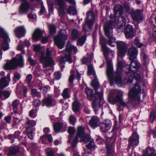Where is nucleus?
I'll return each mask as SVG.
<instances>
[{
    "instance_id": "f257e3e1",
    "label": "nucleus",
    "mask_w": 156,
    "mask_h": 156,
    "mask_svg": "<svg viewBox=\"0 0 156 156\" xmlns=\"http://www.w3.org/2000/svg\"><path fill=\"white\" fill-rule=\"evenodd\" d=\"M100 43L103 51V53L105 55L107 63V75L109 78H112L115 82V84L118 85V87H123L124 85L126 83L130 85L132 83L133 79L134 77L136 81L135 84V87L140 88V75L137 73H133V74L130 72L126 75L124 81L122 80V69L126 65L124 61H119L120 58H121L126 54L127 49L128 46L125 42L122 41H117L116 42L117 48L118 49L117 60L118 61L117 68L116 72L113 74V68L112 64V61L109 59L108 55L111 54L113 55L114 52L109 50L105 44L103 42L102 39H100Z\"/></svg>"
},
{
    "instance_id": "f03ea898",
    "label": "nucleus",
    "mask_w": 156,
    "mask_h": 156,
    "mask_svg": "<svg viewBox=\"0 0 156 156\" xmlns=\"http://www.w3.org/2000/svg\"><path fill=\"white\" fill-rule=\"evenodd\" d=\"M141 88H132L128 93V100L126 103L123 101V92L121 91H118L115 92L114 89H112L108 93V97L111 100L113 101V104L118 103L120 105L125 107H129V104L135 100L139 102L141 93L144 92V89Z\"/></svg>"
},
{
    "instance_id": "7ed1b4c3",
    "label": "nucleus",
    "mask_w": 156,
    "mask_h": 156,
    "mask_svg": "<svg viewBox=\"0 0 156 156\" xmlns=\"http://www.w3.org/2000/svg\"><path fill=\"white\" fill-rule=\"evenodd\" d=\"M94 90L95 92V99L94 100L92 106L96 114L105 102L103 98V90H99L98 88H86L85 92L87 95L88 99L92 100L94 97Z\"/></svg>"
},
{
    "instance_id": "20e7f679",
    "label": "nucleus",
    "mask_w": 156,
    "mask_h": 156,
    "mask_svg": "<svg viewBox=\"0 0 156 156\" xmlns=\"http://www.w3.org/2000/svg\"><path fill=\"white\" fill-rule=\"evenodd\" d=\"M24 60L20 54H17L11 60H8L5 64L4 67L6 70L14 69L17 66L23 67L24 65Z\"/></svg>"
},
{
    "instance_id": "39448f33",
    "label": "nucleus",
    "mask_w": 156,
    "mask_h": 156,
    "mask_svg": "<svg viewBox=\"0 0 156 156\" xmlns=\"http://www.w3.org/2000/svg\"><path fill=\"white\" fill-rule=\"evenodd\" d=\"M73 51L76 53L78 51L76 47L71 44L69 42H68L66 45V55L64 57H61L59 60V65L61 69L64 68V64L66 61L69 62V63L72 62V59L71 56V51Z\"/></svg>"
},
{
    "instance_id": "423d86ee",
    "label": "nucleus",
    "mask_w": 156,
    "mask_h": 156,
    "mask_svg": "<svg viewBox=\"0 0 156 156\" xmlns=\"http://www.w3.org/2000/svg\"><path fill=\"white\" fill-rule=\"evenodd\" d=\"M115 22H112L110 21L108 24H106L104 27L105 34L108 37V40L107 41V43L111 47H114L116 44L115 39L112 36L110 35V32L115 25Z\"/></svg>"
},
{
    "instance_id": "0eeeda50",
    "label": "nucleus",
    "mask_w": 156,
    "mask_h": 156,
    "mask_svg": "<svg viewBox=\"0 0 156 156\" xmlns=\"http://www.w3.org/2000/svg\"><path fill=\"white\" fill-rule=\"evenodd\" d=\"M51 53L52 51L48 48H47L45 54L43 52H41L40 61L45 67L51 66L54 64V62L51 56Z\"/></svg>"
},
{
    "instance_id": "6e6552de",
    "label": "nucleus",
    "mask_w": 156,
    "mask_h": 156,
    "mask_svg": "<svg viewBox=\"0 0 156 156\" xmlns=\"http://www.w3.org/2000/svg\"><path fill=\"white\" fill-rule=\"evenodd\" d=\"M68 34L65 30H60L58 35L54 38L55 45L59 49H62L64 46V41L67 39Z\"/></svg>"
},
{
    "instance_id": "1a4fd4ad",
    "label": "nucleus",
    "mask_w": 156,
    "mask_h": 156,
    "mask_svg": "<svg viewBox=\"0 0 156 156\" xmlns=\"http://www.w3.org/2000/svg\"><path fill=\"white\" fill-rule=\"evenodd\" d=\"M88 75L93 76L91 77V79H93L91 83V86L93 88H98L100 87V85L97 79V76L95 73L93 66L91 64L88 65L87 66Z\"/></svg>"
},
{
    "instance_id": "9d476101",
    "label": "nucleus",
    "mask_w": 156,
    "mask_h": 156,
    "mask_svg": "<svg viewBox=\"0 0 156 156\" xmlns=\"http://www.w3.org/2000/svg\"><path fill=\"white\" fill-rule=\"evenodd\" d=\"M123 10V8L122 6L120 5H117L114 6V12L115 13V16L116 17H118L119 19L118 20L119 21L120 20H122V23H121V21L119 23V27H118L119 29H121L123 25H124L126 23V20L124 18L121 16Z\"/></svg>"
},
{
    "instance_id": "9b49d317",
    "label": "nucleus",
    "mask_w": 156,
    "mask_h": 156,
    "mask_svg": "<svg viewBox=\"0 0 156 156\" xmlns=\"http://www.w3.org/2000/svg\"><path fill=\"white\" fill-rule=\"evenodd\" d=\"M87 15V20H86V23L83 27V29L85 31H88L90 30L96 17V15H94L91 12H88Z\"/></svg>"
},
{
    "instance_id": "f8f14e48",
    "label": "nucleus",
    "mask_w": 156,
    "mask_h": 156,
    "mask_svg": "<svg viewBox=\"0 0 156 156\" xmlns=\"http://www.w3.org/2000/svg\"><path fill=\"white\" fill-rule=\"evenodd\" d=\"M27 121L25 124L27 132L28 137L31 140L33 139V134L32 133L33 127L36 124V122L34 120H30L27 118Z\"/></svg>"
},
{
    "instance_id": "ddd939ff",
    "label": "nucleus",
    "mask_w": 156,
    "mask_h": 156,
    "mask_svg": "<svg viewBox=\"0 0 156 156\" xmlns=\"http://www.w3.org/2000/svg\"><path fill=\"white\" fill-rule=\"evenodd\" d=\"M84 133V129L82 126H79L77 128V133L76 136L73 140L72 145L73 147H75L78 142V138L82 137Z\"/></svg>"
},
{
    "instance_id": "4468645a",
    "label": "nucleus",
    "mask_w": 156,
    "mask_h": 156,
    "mask_svg": "<svg viewBox=\"0 0 156 156\" xmlns=\"http://www.w3.org/2000/svg\"><path fill=\"white\" fill-rule=\"evenodd\" d=\"M138 51L136 48L133 46H132L128 51L127 54L129 59L132 61L135 59L137 56Z\"/></svg>"
},
{
    "instance_id": "2eb2a0df",
    "label": "nucleus",
    "mask_w": 156,
    "mask_h": 156,
    "mask_svg": "<svg viewBox=\"0 0 156 156\" xmlns=\"http://www.w3.org/2000/svg\"><path fill=\"white\" fill-rule=\"evenodd\" d=\"M14 32L16 37L20 38L24 36L26 31L23 26H19L15 29Z\"/></svg>"
},
{
    "instance_id": "dca6fc26",
    "label": "nucleus",
    "mask_w": 156,
    "mask_h": 156,
    "mask_svg": "<svg viewBox=\"0 0 156 156\" xmlns=\"http://www.w3.org/2000/svg\"><path fill=\"white\" fill-rule=\"evenodd\" d=\"M131 16L133 20L138 22L142 20V12L140 10L138 9L133 12L131 13Z\"/></svg>"
},
{
    "instance_id": "f3484780",
    "label": "nucleus",
    "mask_w": 156,
    "mask_h": 156,
    "mask_svg": "<svg viewBox=\"0 0 156 156\" xmlns=\"http://www.w3.org/2000/svg\"><path fill=\"white\" fill-rule=\"evenodd\" d=\"M111 125V122L110 120H107L104 121L100 124L101 129L104 132H107L110 129Z\"/></svg>"
},
{
    "instance_id": "a211bd4d",
    "label": "nucleus",
    "mask_w": 156,
    "mask_h": 156,
    "mask_svg": "<svg viewBox=\"0 0 156 156\" xmlns=\"http://www.w3.org/2000/svg\"><path fill=\"white\" fill-rule=\"evenodd\" d=\"M139 136L136 133L133 134L132 137H130L129 140V144L130 146L137 145L139 144Z\"/></svg>"
},
{
    "instance_id": "6ab92c4d",
    "label": "nucleus",
    "mask_w": 156,
    "mask_h": 156,
    "mask_svg": "<svg viewBox=\"0 0 156 156\" xmlns=\"http://www.w3.org/2000/svg\"><path fill=\"white\" fill-rule=\"evenodd\" d=\"M10 81V74H8L7 77H2L0 80V88L6 87L9 84Z\"/></svg>"
},
{
    "instance_id": "aec40b11",
    "label": "nucleus",
    "mask_w": 156,
    "mask_h": 156,
    "mask_svg": "<svg viewBox=\"0 0 156 156\" xmlns=\"http://www.w3.org/2000/svg\"><path fill=\"white\" fill-rule=\"evenodd\" d=\"M44 32L39 28L36 29L33 35V37L35 40L38 41L42 37Z\"/></svg>"
},
{
    "instance_id": "412c9836",
    "label": "nucleus",
    "mask_w": 156,
    "mask_h": 156,
    "mask_svg": "<svg viewBox=\"0 0 156 156\" xmlns=\"http://www.w3.org/2000/svg\"><path fill=\"white\" fill-rule=\"evenodd\" d=\"M99 123V119L96 116H93L89 122V125L91 127L95 128L98 127Z\"/></svg>"
},
{
    "instance_id": "4be33fe9",
    "label": "nucleus",
    "mask_w": 156,
    "mask_h": 156,
    "mask_svg": "<svg viewBox=\"0 0 156 156\" xmlns=\"http://www.w3.org/2000/svg\"><path fill=\"white\" fill-rule=\"evenodd\" d=\"M133 29L132 27L130 25H128L125 30V34L127 38L133 37Z\"/></svg>"
},
{
    "instance_id": "5701e85b",
    "label": "nucleus",
    "mask_w": 156,
    "mask_h": 156,
    "mask_svg": "<svg viewBox=\"0 0 156 156\" xmlns=\"http://www.w3.org/2000/svg\"><path fill=\"white\" fill-rule=\"evenodd\" d=\"M55 4L59 6V11L60 13V15H63L64 13V7L65 5L63 0H55Z\"/></svg>"
},
{
    "instance_id": "b1692460",
    "label": "nucleus",
    "mask_w": 156,
    "mask_h": 156,
    "mask_svg": "<svg viewBox=\"0 0 156 156\" xmlns=\"http://www.w3.org/2000/svg\"><path fill=\"white\" fill-rule=\"evenodd\" d=\"M140 67V64L137 61H132L130 65V70L132 71H135L138 70Z\"/></svg>"
},
{
    "instance_id": "393cba45",
    "label": "nucleus",
    "mask_w": 156,
    "mask_h": 156,
    "mask_svg": "<svg viewBox=\"0 0 156 156\" xmlns=\"http://www.w3.org/2000/svg\"><path fill=\"white\" fill-rule=\"evenodd\" d=\"M54 101L51 97L46 98L42 101V105L43 106H49L52 105V103Z\"/></svg>"
},
{
    "instance_id": "a878e982",
    "label": "nucleus",
    "mask_w": 156,
    "mask_h": 156,
    "mask_svg": "<svg viewBox=\"0 0 156 156\" xmlns=\"http://www.w3.org/2000/svg\"><path fill=\"white\" fill-rule=\"evenodd\" d=\"M0 37H3L5 41L6 39L7 42L10 41L6 33L1 27H0Z\"/></svg>"
},
{
    "instance_id": "bb28decb",
    "label": "nucleus",
    "mask_w": 156,
    "mask_h": 156,
    "mask_svg": "<svg viewBox=\"0 0 156 156\" xmlns=\"http://www.w3.org/2000/svg\"><path fill=\"white\" fill-rule=\"evenodd\" d=\"M62 126V124L59 122L54 123L53 124V127L56 133H58L60 132Z\"/></svg>"
},
{
    "instance_id": "cd10ccee",
    "label": "nucleus",
    "mask_w": 156,
    "mask_h": 156,
    "mask_svg": "<svg viewBox=\"0 0 156 156\" xmlns=\"http://www.w3.org/2000/svg\"><path fill=\"white\" fill-rule=\"evenodd\" d=\"M75 78V73L74 71L71 70V75H70L69 78V82L70 84V87H72L73 86V82Z\"/></svg>"
},
{
    "instance_id": "c85d7f7f",
    "label": "nucleus",
    "mask_w": 156,
    "mask_h": 156,
    "mask_svg": "<svg viewBox=\"0 0 156 156\" xmlns=\"http://www.w3.org/2000/svg\"><path fill=\"white\" fill-rule=\"evenodd\" d=\"M19 150V147L17 146H15L13 148H10L9 149V155H14L18 152Z\"/></svg>"
},
{
    "instance_id": "c756f323",
    "label": "nucleus",
    "mask_w": 156,
    "mask_h": 156,
    "mask_svg": "<svg viewBox=\"0 0 156 156\" xmlns=\"http://www.w3.org/2000/svg\"><path fill=\"white\" fill-rule=\"evenodd\" d=\"M68 132L70 134L68 137V142H70L72 138V135H73L75 132V130L73 127H69L68 130Z\"/></svg>"
},
{
    "instance_id": "7c9ffc66",
    "label": "nucleus",
    "mask_w": 156,
    "mask_h": 156,
    "mask_svg": "<svg viewBox=\"0 0 156 156\" xmlns=\"http://www.w3.org/2000/svg\"><path fill=\"white\" fill-rule=\"evenodd\" d=\"M69 93L70 91L69 88H65L64 90L62 93V95L64 99H67L70 97Z\"/></svg>"
},
{
    "instance_id": "2f4dec72",
    "label": "nucleus",
    "mask_w": 156,
    "mask_h": 156,
    "mask_svg": "<svg viewBox=\"0 0 156 156\" xmlns=\"http://www.w3.org/2000/svg\"><path fill=\"white\" fill-rule=\"evenodd\" d=\"M22 120V119L21 118H20V119H19L18 117L14 116L12 121L13 123L12 125L13 126L15 127L18 125L19 123Z\"/></svg>"
},
{
    "instance_id": "473e14b6",
    "label": "nucleus",
    "mask_w": 156,
    "mask_h": 156,
    "mask_svg": "<svg viewBox=\"0 0 156 156\" xmlns=\"http://www.w3.org/2000/svg\"><path fill=\"white\" fill-rule=\"evenodd\" d=\"M79 33L78 30L76 29L73 30L71 33V37L73 40H74L78 37Z\"/></svg>"
},
{
    "instance_id": "72a5a7b5",
    "label": "nucleus",
    "mask_w": 156,
    "mask_h": 156,
    "mask_svg": "<svg viewBox=\"0 0 156 156\" xmlns=\"http://www.w3.org/2000/svg\"><path fill=\"white\" fill-rule=\"evenodd\" d=\"M142 156H156V154L151 152V149L150 148H148L145 152V154Z\"/></svg>"
},
{
    "instance_id": "f704fd0d",
    "label": "nucleus",
    "mask_w": 156,
    "mask_h": 156,
    "mask_svg": "<svg viewBox=\"0 0 156 156\" xmlns=\"http://www.w3.org/2000/svg\"><path fill=\"white\" fill-rule=\"evenodd\" d=\"M86 40V36H83L79 38L77 42V44L79 46H81L83 45Z\"/></svg>"
},
{
    "instance_id": "c9c22d12",
    "label": "nucleus",
    "mask_w": 156,
    "mask_h": 156,
    "mask_svg": "<svg viewBox=\"0 0 156 156\" xmlns=\"http://www.w3.org/2000/svg\"><path fill=\"white\" fill-rule=\"evenodd\" d=\"M49 31L51 34H53L56 32V27L54 25L50 24L48 26Z\"/></svg>"
},
{
    "instance_id": "e433bc0d",
    "label": "nucleus",
    "mask_w": 156,
    "mask_h": 156,
    "mask_svg": "<svg viewBox=\"0 0 156 156\" xmlns=\"http://www.w3.org/2000/svg\"><path fill=\"white\" fill-rule=\"evenodd\" d=\"M141 57L145 64L148 63L149 61V59L146 54L144 52H141Z\"/></svg>"
},
{
    "instance_id": "4c0bfd02",
    "label": "nucleus",
    "mask_w": 156,
    "mask_h": 156,
    "mask_svg": "<svg viewBox=\"0 0 156 156\" xmlns=\"http://www.w3.org/2000/svg\"><path fill=\"white\" fill-rule=\"evenodd\" d=\"M68 12L69 14L74 15L76 13L77 11L75 6H70L68 10Z\"/></svg>"
},
{
    "instance_id": "58836bf2",
    "label": "nucleus",
    "mask_w": 156,
    "mask_h": 156,
    "mask_svg": "<svg viewBox=\"0 0 156 156\" xmlns=\"http://www.w3.org/2000/svg\"><path fill=\"white\" fill-rule=\"evenodd\" d=\"M45 138L48 139V141L50 142H52L53 139L51 134L45 135L41 137V139L42 140L43 142V141Z\"/></svg>"
},
{
    "instance_id": "ea45409f",
    "label": "nucleus",
    "mask_w": 156,
    "mask_h": 156,
    "mask_svg": "<svg viewBox=\"0 0 156 156\" xmlns=\"http://www.w3.org/2000/svg\"><path fill=\"white\" fill-rule=\"evenodd\" d=\"M31 94L34 97H37L40 98L41 95L40 93L37 91L36 89H33L31 90Z\"/></svg>"
},
{
    "instance_id": "a19ab883",
    "label": "nucleus",
    "mask_w": 156,
    "mask_h": 156,
    "mask_svg": "<svg viewBox=\"0 0 156 156\" xmlns=\"http://www.w3.org/2000/svg\"><path fill=\"white\" fill-rule=\"evenodd\" d=\"M73 109L75 112H77L78 111V103L76 101H74L73 104Z\"/></svg>"
},
{
    "instance_id": "79ce46f5",
    "label": "nucleus",
    "mask_w": 156,
    "mask_h": 156,
    "mask_svg": "<svg viewBox=\"0 0 156 156\" xmlns=\"http://www.w3.org/2000/svg\"><path fill=\"white\" fill-rule=\"evenodd\" d=\"M90 139V136L88 134L86 135L80 140V142H82L83 143H86L89 141Z\"/></svg>"
},
{
    "instance_id": "37998d69",
    "label": "nucleus",
    "mask_w": 156,
    "mask_h": 156,
    "mask_svg": "<svg viewBox=\"0 0 156 156\" xmlns=\"http://www.w3.org/2000/svg\"><path fill=\"white\" fill-rule=\"evenodd\" d=\"M10 41H7L6 39L5 41H4V43H3L2 45V48L4 51H6L9 48V45L8 44V42Z\"/></svg>"
},
{
    "instance_id": "c03bdc74",
    "label": "nucleus",
    "mask_w": 156,
    "mask_h": 156,
    "mask_svg": "<svg viewBox=\"0 0 156 156\" xmlns=\"http://www.w3.org/2000/svg\"><path fill=\"white\" fill-rule=\"evenodd\" d=\"M69 120L70 123L73 125H74L76 122V119L75 116L72 115L69 117Z\"/></svg>"
},
{
    "instance_id": "a18cd8bd",
    "label": "nucleus",
    "mask_w": 156,
    "mask_h": 156,
    "mask_svg": "<svg viewBox=\"0 0 156 156\" xmlns=\"http://www.w3.org/2000/svg\"><path fill=\"white\" fill-rule=\"evenodd\" d=\"M155 119H156V111H153L151 113L150 120L151 122H153Z\"/></svg>"
},
{
    "instance_id": "49530a36",
    "label": "nucleus",
    "mask_w": 156,
    "mask_h": 156,
    "mask_svg": "<svg viewBox=\"0 0 156 156\" xmlns=\"http://www.w3.org/2000/svg\"><path fill=\"white\" fill-rule=\"evenodd\" d=\"M19 103V101L17 100H16L14 101L12 103L13 108L14 110V112L15 113H16L17 111V108Z\"/></svg>"
},
{
    "instance_id": "de8ad7c7",
    "label": "nucleus",
    "mask_w": 156,
    "mask_h": 156,
    "mask_svg": "<svg viewBox=\"0 0 156 156\" xmlns=\"http://www.w3.org/2000/svg\"><path fill=\"white\" fill-rule=\"evenodd\" d=\"M134 43L137 47L140 48L141 47L144 45L143 44L140 42L139 40L137 38H136L135 39Z\"/></svg>"
},
{
    "instance_id": "09e8293b",
    "label": "nucleus",
    "mask_w": 156,
    "mask_h": 156,
    "mask_svg": "<svg viewBox=\"0 0 156 156\" xmlns=\"http://www.w3.org/2000/svg\"><path fill=\"white\" fill-rule=\"evenodd\" d=\"M32 75L31 74H29L26 77V82L28 83V84H30L31 82L32 79Z\"/></svg>"
},
{
    "instance_id": "8fccbe9b",
    "label": "nucleus",
    "mask_w": 156,
    "mask_h": 156,
    "mask_svg": "<svg viewBox=\"0 0 156 156\" xmlns=\"http://www.w3.org/2000/svg\"><path fill=\"white\" fill-rule=\"evenodd\" d=\"M19 93L20 94H23L24 96H25L27 90L26 88H19Z\"/></svg>"
},
{
    "instance_id": "3c124183",
    "label": "nucleus",
    "mask_w": 156,
    "mask_h": 156,
    "mask_svg": "<svg viewBox=\"0 0 156 156\" xmlns=\"http://www.w3.org/2000/svg\"><path fill=\"white\" fill-rule=\"evenodd\" d=\"M87 147L88 148L91 149L94 148L95 144L93 141H91L87 145Z\"/></svg>"
},
{
    "instance_id": "603ef678",
    "label": "nucleus",
    "mask_w": 156,
    "mask_h": 156,
    "mask_svg": "<svg viewBox=\"0 0 156 156\" xmlns=\"http://www.w3.org/2000/svg\"><path fill=\"white\" fill-rule=\"evenodd\" d=\"M33 103L36 107H38L41 105L40 101L38 99H35Z\"/></svg>"
},
{
    "instance_id": "864d4df0",
    "label": "nucleus",
    "mask_w": 156,
    "mask_h": 156,
    "mask_svg": "<svg viewBox=\"0 0 156 156\" xmlns=\"http://www.w3.org/2000/svg\"><path fill=\"white\" fill-rule=\"evenodd\" d=\"M107 152L109 154H111L112 155L111 152H112L111 150V147L110 144H108L106 146Z\"/></svg>"
},
{
    "instance_id": "5fc2aeb1",
    "label": "nucleus",
    "mask_w": 156,
    "mask_h": 156,
    "mask_svg": "<svg viewBox=\"0 0 156 156\" xmlns=\"http://www.w3.org/2000/svg\"><path fill=\"white\" fill-rule=\"evenodd\" d=\"M41 47L40 45H34V49L36 52H38L41 49Z\"/></svg>"
},
{
    "instance_id": "6e6d98bb",
    "label": "nucleus",
    "mask_w": 156,
    "mask_h": 156,
    "mask_svg": "<svg viewBox=\"0 0 156 156\" xmlns=\"http://www.w3.org/2000/svg\"><path fill=\"white\" fill-rule=\"evenodd\" d=\"M5 120L8 123H10L11 122V116L10 115L5 116L4 117Z\"/></svg>"
},
{
    "instance_id": "4d7b16f0",
    "label": "nucleus",
    "mask_w": 156,
    "mask_h": 156,
    "mask_svg": "<svg viewBox=\"0 0 156 156\" xmlns=\"http://www.w3.org/2000/svg\"><path fill=\"white\" fill-rule=\"evenodd\" d=\"M54 76L56 80H59L61 77V74L59 72H56L54 73Z\"/></svg>"
},
{
    "instance_id": "13d9d810",
    "label": "nucleus",
    "mask_w": 156,
    "mask_h": 156,
    "mask_svg": "<svg viewBox=\"0 0 156 156\" xmlns=\"http://www.w3.org/2000/svg\"><path fill=\"white\" fill-rule=\"evenodd\" d=\"M96 140L98 143L100 144H102L104 142L103 139L100 136L98 137Z\"/></svg>"
},
{
    "instance_id": "bf43d9fd",
    "label": "nucleus",
    "mask_w": 156,
    "mask_h": 156,
    "mask_svg": "<svg viewBox=\"0 0 156 156\" xmlns=\"http://www.w3.org/2000/svg\"><path fill=\"white\" fill-rule=\"evenodd\" d=\"M3 95L6 98H8L10 95V93L8 91H3Z\"/></svg>"
},
{
    "instance_id": "052dcab7",
    "label": "nucleus",
    "mask_w": 156,
    "mask_h": 156,
    "mask_svg": "<svg viewBox=\"0 0 156 156\" xmlns=\"http://www.w3.org/2000/svg\"><path fill=\"white\" fill-rule=\"evenodd\" d=\"M28 60L31 65L34 66L35 64V61L33 59L30 57L28 58Z\"/></svg>"
},
{
    "instance_id": "680f3d73",
    "label": "nucleus",
    "mask_w": 156,
    "mask_h": 156,
    "mask_svg": "<svg viewBox=\"0 0 156 156\" xmlns=\"http://www.w3.org/2000/svg\"><path fill=\"white\" fill-rule=\"evenodd\" d=\"M23 46L21 44H19L17 48V49L18 50L22 51V54H24V53H25L24 51L23 50Z\"/></svg>"
},
{
    "instance_id": "e2e57ef3",
    "label": "nucleus",
    "mask_w": 156,
    "mask_h": 156,
    "mask_svg": "<svg viewBox=\"0 0 156 156\" xmlns=\"http://www.w3.org/2000/svg\"><path fill=\"white\" fill-rule=\"evenodd\" d=\"M21 77L20 75L18 73H16L15 74L14 76V79L16 80H19Z\"/></svg>"
},
{
    "instance_id": "0e129e2a",
    "label": "nucleus",
    "mask_w": 156,
    "mask_h": 156,
    "mask_svg": "<svg viewBox=\"0 0 156 156\" xmlns=\"http://www.w3.org/2000/svg\"><path fill=\"white\" fill-rule=\"evenodd\" d=\"M28 17L30 19H34L36 18V16L35 14L31 13L29 14Z\"/></svg>"
},
{
    "instance_id": "69168bd1",
    "label": "nucleus",
    "mask_w": 156,
    "mask_h": 156,
    "mask_svg": "<svg viewBox=\"0 0 156 156\" xmlns=\"http://www.w3.org/2000/svg\"><path fill=\"white\" fill-rule=\"evenodd\" d=\"M84 111L87 114H89L90 112V111L88 107H85L84 108Z\"/></svg>"
},
{
    "instance_id": "338daca9",
    "label": "nucleus",
    "mask_w": 156,
    "mask_h": 156,
    "mask_svg": "<svg viewBox=\"0 0 156 156\" xmlns=\"http://www.w3.org/2000/svg\"><path fill=\"white\" fill-rule=\"evenodd\" d=\"M20 133L18 131H16L14 133L13 136L15 138H18V136L20 135Z\"/></svg>"
},
{
    "instance_id": "774afa93",
    "label": "nucleus",
    "mask_w": 156,
    "mask_h": 156,
    "mask_svg": "<svg viewBox=\"0 0 156 156\" xmlns=\"http://www.w3.org/2000/svg\"><path fill=\"white\" fill-rule=\"evenodd\" d=\"M82 63L84 64H87L88 62V59L85 58L84 57L82 60Z\"/></svg>"
}]
</instances>
